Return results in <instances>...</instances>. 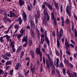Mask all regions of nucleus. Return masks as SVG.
<instances>
[{
    "label": "nucleus",
    "mask_w": 77,
    "mask_h": 77,
    "mask_svg": "<svg viewBox=\"0 0 77 77\" xmlns=\"http://www.w3.org/2000/svg\"><path fill=\"white\" fill-rule=\"evenodd\" d=\"M63 29L62 28L60 29V31H59V34L57 35V48H58L60 46V42H59V40H60L62 38V36L63 35Z\"/></svg>",
    "instance_id": "1"
},
{
    "label": "nucleus",
    "mask_w": 77,
    "mask_h": 77,
    "mask_svg": "<svg viewBox=\"0 0 77 77\" xmlns=\"http://www.w3.org/2000/svg\"><path fill=\"white\" fill-rule=\"evenodd\" d=\"M44 16L43 21V23L45 26H46V24H47V20L48 21V20H50V17L48 16V13L47 12V10L46 9V8H45L44 9Z\"/></svg>",
    "instance_id": "2"
},
{
    "label": "nucleus",
    "mask_w": 77,
    "mask_h": 77,
    "mask_svg": "<svg viewBox=\"0 0 77 77\" xmlns=\"http://www.w3.org/2000/svg\"><path fill=\"white\" fill-rule=\"evenodd\" d=\"M48 57L50 62V64L52 66L51 74L52 75H54L55 74V72L54 71V69H55V67L54 66L53 63V61L51 59V58L49 56H48Z\"/></svg>",
    "instance_id": "3"
},
{
    "label": "nucleus",
    "mask_w": 77,
    "mask_h": 77,
    "mask_svg": "<svg viewBox=\"0 0 77 77\" xmlns=\"http://www.w3.org/2000/svg\"><path fill=\"white\" fill-rule=\"evenodd\" d=\"M29 22L32 28H33V29H35V24H34V22L33 21H32V16L31 15H29Z\"/></svg>",
    "instance_id": "4"
},
{
    "label": "nucleus",
    "mask_w": 77,
    "mask_h": 77,
    "mask_svg": "<svg viewBox=\"0 0 77 77\" xmlns=\"http://www.w3.org/2000/svg\"><path fill=\"white\" fill-rule=\"evenodd\" d=\"M35 52L38 54H39L40 57V62H42V55L43 54L42 52L40 51V48H37L35 50Z\"/></svg>",
    "instance_id": "5"
},
{
    "label": "nucleus",
    "mask_w": 77,
    "mask_h": 77,
    "mask_svg": "<svg viewBox=\"0 0 77 77\" xmlns=\"http://www.w3.org/2000/svg\"><path fill=\"white\" fill-rule=\"evenodd\" d=\"M51 19L52 22L53 23L54 25L55 26H56L57 25V22H56V18L54 17V14L52 13L51 15Z\"/></svg>",
    "instance_id": "6"
},
{
    "label": "nucleus",
    "mask_w": 77,
    "mask_h": 77,
    "mask_svg": "<svg viewBox=\"0 0 77 77\" xmlns=\"http://www.w3.org/2000/svg\"><path fill=\"white\" fill-rule=\"evenodd\" d=\"M27 36H24L23 38L22 42H25V44L23 45V46L24 47H26L27 45Z\"/></svg>",
    "instance_id": "7"
},
{
    "label": "nucleus",
    "mask_w": 77,
    "mask_h": 77,
    "mask_svg": "<svg viewBox=\"0 0 77 77\" xmlns=\"http://www.w3.org/2000/svg\"><path fill=\"white\" fill-rule=\"evenodd\" d=\"M69 6L67 5L66 7V11H70L71 10V0H69Z\"/></svg>",
    "instance_id": "8"
},
{
    "label": "nucleus",
    "mask_w": 77,
    "mask_h": 77,
    "mask_svg": "<svg viewBox=\"0 0 77 77\" xmlns=\"http://www.w3.org/2000/svg\"><path fill=\"white\" fill-rule=\"evenodd\" d=\"M8 57H11V55L10 54H5V55H4L3 56V58L4 59H5V60H9V58Z\"/></svg>",
    "instance_id": "9"
},
{
    "label": "nucleus",
    "mask_w": 77,
    "mask_h": 77,
    "mask_svg": "<svg viewBox=\"0 0 77 77\" xmlns=\"http://www.w3.org/2000/svg\"><path fill=\"white\" fill-rule=\"evenodd\" d=\"M22 15L23 16V19L25 22H26V21H27V15L26 14L25 12L24 11L22 13Z\"/></svg>",
    "instance_id": "10"
},
{
    "label": "nucleus",
    "mask_w": 77,
    "mask_h": 77,
    "mask_svg": "<svg viewBox=\"0 0 77 77\" xmlns=\"http://www.w3.org/2000/svg\"><path fill=\"white\" fill-rule=\"evenodd\" d=\"M21 64H20L19 63H18L16 65L15 68L16 70H18L19 69V68L21 67Z\"/></svg>",
    "instance_id": "11"
},
{
    "label": "nucleus",
    "mask_w": 77,
    "mask_h": 77,
    "mask_svg": "<svg viewBox=\"0 0 77 77\" xmlns=\"http://www.w3.org/2000/svg\"><path fill=\"white\" fill-rule=\"evenodd\" d=\"M56 61H54V65L56 66L57 67H59V59L57 58L56 59Z\"/></svg>",
    "instance_id": "12"
},
{
    "label": "nucleus",
    "mask_w": 77,
    "mask_h": 77,
    "mask_svg": "<svg viewBox=\"0 0 77 77\" xmlns=\"http://www.w3.org/2000/svg\"><path fill=\"white\" fill-rule=\"evenodd\" d=\"M3 21L5 24H7L8 22V18L7 17V16H4Z\"/></svg>",
    "instance_id": "13"
},
{
    "label": "nucleus",
    "mask_w": 77,
    "mask_h": 77,
    "mask_svg": "<svg viewBox=\"0 0 77 77\" xmlns=\"http://www.w3.org/2000/svg\"><path fill=\"white\" fill-rule=\"evenodd\" d=\"M54 3L55 5L56 8H57V9L59 10V6H58V3H56V2L55 0H53Z\"/></svg>",
    "instance_id": "14"
},
{
    "label": "nucleus",
    "mask_w": 77,
    "mask_h": 77,
    "mask_svg": "<svg viewBox=\"0 0 77 77\" xmlns=\"http://www.w3.org/2000/svg\"><path fill=\"white\" fill-rule=\"evenodd\" d=\"M26 31V29H24L23 28H22L21 30L20 31V33L21 35H23L24 33H25V31Z\"/></svg>",
    "instance_id": "15"
},
{
    "label": "nucleus",
    "mask_w": 77,
    "mask_h": 77,
    "mask_svg": "<svg viewBox=\"0 0 77 77\" xmlns=\"http://www.w3.org/2000/svg\"><path fill=\"white\" fill-rule=\"evenodd\" d=\"M66 73L67 74H68L69 77H73V74L70 73V72H69V70L68 69L67 70V72H66Z\"/></svg>",
    "instance_id": "16"
},
{
    "label": "nucleus",
    "mask_w": 77,
    "mask_h": 77,
    "mask_svg": "<svg viewBox=\"0 0 77 77\" xmlns=\"http://www.w3.org/2000/svg\"><path fill=\"white\" fill-rule=\"evenodd\" d=\"M65 45L66 47H69V45L68 44V41L66 38L65 39Z\"/></svg>",
    "instance_id": "17"
},
{
    "label": "nucleus",
    "mask_w": 77,
    "mask_h": 77,
    "mask_svg": "<svg viewBox=\"0 0 77 77\" xmlns=\"http://www.w3.org/2000/svg\"><path fill=\"white\" fill-rule=\"evenodd\" d=\"M19 3L20 5V6H22L23 5V4L24 3V1H23V0H19Z\"/></svg>",
    "instance_id": "18"
},
{
    "label": "nucleus",
    "mask_w": 77,
    "mask_h": 77,
    "mask_svg": "<svg viewBox=\"0 0 77 77\" xmlns=\"http://www.w3.org/2000/svg\"><path fill=\"white\" fill-rule=\"evenodd\" d=\"M30 54L31 56H32V58H35V57H34V54L33 51L32 50H31L30 51Z\"/></svg>",
    "instance_id": "19"
},
{
    "label": "nucleus",
    "mask_w": 77,
    "mask_h": 77,
    "mask_svg": "<svg viewBox=\"0 0 77 77\" xmlns=\"http://www.w3.org/2000/svg\"><path fill=\"white\" fill-rule=\"evenodd\" d=\"M37 17L38 18L40 17V11L39 10L37 11Z\"/></svg>",
    "instance_id": "20"
},
{
    "label": "nucleus",
    "mask_w": 77,
    "mask_h": 77,
    "mask_svg": "<svg viewBox=\"0 0 77 77\" xmlns=\"http://www.w3.org/2000/svg\"><path fill=\"white\" fill-rule=\"evenodd\" d=\"M4 38L6 37L7 39V41H9V39L11 38V36H9L8 35H4Z\"/></svg>",
    "instance_id": "21"
},
{
    "label": "nucleus",
    "mask_w": 77,
    "mask_h": 77,
    "mask_svg": "<svg viewBox=\"0 0 77 77\" xmlns=\"http://www.w3.org/2000/svg\"><path fill=\"white\" fill-rule=\"evenodd\" d=\"M46 63L47 64V66L46 67V69H49L51 68V66L49 64L47 63V62H46Z\"/></svg>",
    "instance_id": "22"
},
{
    "label": "nucleus",
    "mask_w": 77,
    "mask_h": 77,
    "mask_svg": "<svg viewBox=\"0 0 77 77\" xmlns=\"http://www.w3.org/2000/svg\"><path fill=\"white\" fill-rule=\"evenodd\" d=\"M45 41L47 43L48 45H49V40H48V38L47 36L45 37Z\"/></svg>",
    "instance_id": "23"
},
{
    "label": "nucleus",
    "mask_w": 77,
    "mask_h": 77,
    "mask_svg": "<svg viewBox=\"0 0 77 77\" xmlns=\"http://www.w3.org/2000/svg\"><path fill=\"white\" fill-rule=\"evenodd\" d=\"M5 38L4 36L0 37V42H1V43H3V42H4V40L3 39V38Z\"/></svg>",
    "instance_id": "24"
},
{
    "label": "nucleus",
    "mask_w": 77,
    "mask_h": 77,
    "mask_svg": "<svg viewBox=\"0 0 77 77\" xmlns=\"http://www.w3.org/2000/svg\"><path fill=\"white\" fill-rule=\"evenodd\" d=\"M64 63L66 64V65H69V61L66 59H65L64 60Z\"/></svg>",
    "instance_id": "25"
},
{
    "label": "nucleus",
    "mask_w": 77,
    "mask_h": 77,
    "mask_svg": "<svg viewBox=\"0 0 77 77\" xmlns=\"http://www.w3.org/2000/svg\"><path fill=\"white\" fill-rule=\"evenodd\" d=\"M23 35L22 34H19L17 35V38L18 39H20L21 38L22 36H23Z\"/></svg>",
    "instance_id": "26"
},
{
    "label": "nucleus",
    "mask_w": 77,
    "mask_h": 77,
    "mask_svg": "<svg viewBox=\"0 0 77 77\" xmlns=\"http://www.w3.org/2000/svg\"><path fill=\"white\" fill-rule=\"evenodd\" d=\"M69 23V19L67 17L65 23H66V24H68Z\"/></svg>",
    "instance_id": "27"
},
{
    "label": "nucleus",
    "mask_w": 77,
    "mask_h": 77,
    "mask_svg": "<svg viewBox=\"0 0 77 77\" xmlns=\"http://www.w3.org/2000/svg\"><path fill=\"white\" fill-rule=\"evenodd\" d=\"M19 24L20 25H21V23H22V20H21V17H20L19 18Z\"/></svg>",
    "instance_id": "28"
},
{
    "label": "nucleus",
    "mask_w": 77,
    "mask_h": 77,
    "mask_svg": "<svg viewBox=\"0 0 77 77\" xmlns=\"http://www.w3.org/2000/svg\"><path fill=\"white\" fill-rule=\"evenodd\" d=\"M30 32L31 36H34V32L33 30H31L30 31Z\"/></svg>",
    "instance_id": "29"
},
{
    "label": "nucleus",
    "mask_w": 77,
    "mask_h": 77,
    "mask_svg": "<svg viewBox=\"0 0 77 77\" xmlns=\"http://www.w3.org/2000/svg\"><path fill=\"white\" fill-rule=\"evenodd\" d=\"M31 69L32 74H33V73L35 71V67H34L33 68Z\"/></svg>",
    "instance_id": "30"
},
{
    "label": "nucleus",
    "mask_w": 77,
    "mask_h": 77,
    "mask_svg": "<svg viewBox=\"0 0 77 77\" xmlns=\"http://www.w3.org/2000/svg\"><path fill=\"white\" fill-rule=\"evenodd\" d=\"M24 51L22 52L20 54V58H21L22 57H23V56H24Z\"/></svg>",
    "instance_id": "31"
},
{
    "label": "nucleus",
    "mask_w": 77,
    "mask_h": 77,
    "mask_svg": "<svg viewBox=\"0 0 77 77\" xmlns=\"http://www.w3.org/2000/svg\"><path fill=\"white\" fill-rule=\"evenodd\" d=\"M21 47H19L17 49V51L16 53H18V52H19V51H21Z\"/></svg>",
    "instance_id": "32"
},
{
    "label": "nucleus",
    "mask_w": 77,
    "mask_h": 77,
    "mask_svg": "<svg viewBox=\"0 0 77 77\" xmlns=\"http://www.w3.org/2000/svg\"><path fill=\"white\" fill-rule=\"evenodd\" d=\"M66 13H67V14H68L69 16H70H70L71 15V11H66Z\"/></svg>",
    "instance_id": "33"
},
{
    "label": "nucleus",
    "mask_w": 77,
    "mask_h": 77,
    "mask_svg": "<svg viewBox=\"0 0 77 77\" xmlns=\"http://www.w3.org/2000/svg\"><path fill=\"white\" fill-rule=\"evenodd\" d=\"M9 30H10V28H8L7 31H5V33H6V34H7V33H9Z\"/></svg>",
    "instance_id": "34"
},
{
    "label": "nucleus",
    "mask_w": 77,
    "mask_h": 77,
    "mask_svg": "<svg viewBox=\"0 0 77 77\" xmlns=\"http://www.w3.org/2000/svg\"><path fill=\"white\" fill-rule=\"evenodd\" d=\"M36 30L37 33V35H40V33H39V30H38V29H36Z\"/></svg>",
    "instance_id": "35"
},
{
    "label": "nucleus",
    "mask_w": 77,
    "mask_h": 77,
    "mask_svg": "<svg viewBox=\"0 0 77 77\" xmlns=\"http://www.w3.org/2000/svg\"><path fill=\"white\" fill-rule=\"evenodd\" d=\"M44 39L43 38H41V43L43 44V43L44 42Z\"/></svg>",
    "instance_id": "36"
},
{
    "label": "nucleus",
    "mask_w": 77,
    "mask_h": 77,
    "mask_svg": "<svg viewBox=\"0 0 77 77\" xmlns=\"http://www.w3.org/2000/svg\"><path fill=\"white\" fill-rule=\"evenodd\" d=\"M13 71H14V70H13V69H12V70H10V74L11 75H12Z\"/></svg>",
    "instance_id": "37"
},
{
    "label": "nucleus",
    "mask_w": 77,
    "mask_h": 77,
    "mask_svg": "<svg viewBox=\"0 0 77 77\" xmlns=\"http://www.w3.org/2000/svg\"><path fill=\"white\" fill-rule=\"evenodd\" d=\"M6 65H11V61H8L6 63Z\"/></svg>",
    "instance_id": "38"
},
{
    "label": "nucleus",
    "mask_w": 77,
    "mask_h": 77,
    "mask_svg": "<svg viewBox=\"0 0 77 77\" xmlns=\"http://www.w3.org/2000/svg\"><path fill=\"white\" fill-rule=\"evenodd\" d=\"M43 5H46L47 6H48V4L47 2H43Z\"/></svg>",
    "instance_id": "39"
},
{
    "label": "nucleus",
    "mask_w": 77,
    "mask_h": 77,
    "mask_svg": "<svg viewBox=\"0 0 77 77\" xmlns=\"http://www.w3.org/2000/svg\"><path fill=\"white\" fill-rule=\"evenodd\" d=\"M59 67H63V63H62V62H61V63H60L59 65Z\"/></svg>",
    "instance_id": "40"
},
{
    "label": "nucleus",
    "mask_w": 77,
    "mask_h": 77,
    "mask_svg": "<svg viewBox=\"0 0 77 77\" xmlns=\"http://www.w3.org/2000/svg\"><path fill=\"white\" fill-rule=\"evenodd\" d=\"M56 72H57V74H58V75H59V76H60V72H59V70L57 69H56Z\"/></svg>",
    "instance_id": "41"
},
{
    "label": "nucleus",
    "mask_w": 77,
    "mask_h": 77,
    "mask_svg": "<svg viewBox=\"0 0 77 77\" xmlns=\"http://www.w3.org/2000/svg\"><path fill=\"white\" fill-rule=\"evenodd\" d=\"M48 8L49 9H52V6H51V5L48 4Z\"/></svg>",
    "instance_id": "42"
},
{
    "label": "nucleus",
    "mask_w": 77,
    "mask_h": 77,
    "mask_svg": "<svg viewBox=\"0 0 77 77\" xmlns=\"http://www.w3.org/2000/svg\"><path fill=\"white\" fill-rule=\"evenodd\" d=\"M74 56V57L75 59V58H77V53H75L73 55Z\"/></svg>",
    "instance_id": "43"
},
{
    "label": "nucleus",
    "mask_w": 77,
    "mask_h": 77,
    "mask_svg": "<svg viewBox=\"0 0 77 77\" xmlns=\"http://www.w3.org/2000/svg\"><path fill=\"white\" fill-rule=\"evenodd\" d=\"M56 54L57 56H59V51H56Z\"/></svg>",
    "instance_id": "44"
},
{
    "label": "nucleus",
    "mask_w": 77,
    "mask_h": 77,
    "mask_svg": "<svg viewBox=\"0 0 77 77\" xmlns=\"http://www.w3.org/2000/svg\"><path fill=\"white\" fill-rule=\"evenodd\" d=\"M3 72V70L2 69H0V75H1Z\"/></svg>",
    "instance_id": "45"
},
{
    "label": "nucleus",
    "mask_w": 77,
    "mask_h": 77,
    "mask_svg": "<svg viewBox=\"0 0 77 77\" xmlns=\"http://www.w3.org/2000/svg\"><path fill=\"white\" fill-rule=\"evenodd\" d=\"M62 71L63 74H65V69H63Z\"/></svg>",
    "instance_id": "46"
},
{
    "label": "nucleus",
    "mask_w": 77,
    "mask_h": 77,
    "mask_svg": "<svg viewBox=\"0 0 77 77\" xmlns=\"http://www.w3.org/2000/svg\"><path fill=\"white\" fill-rule=\"evenodd\" d=\"M42 51L43 52V53H45V50L44 48H42Z\"/></svg>",
    "instance_id": "47"
},
{
    "label": "nucleus",
    "mask_w": 77,
    "mask_h": 77,
    "mask_svg": "<svg viewBox=\"0 0 77 77\" xmlns=\"http://www.w3.org/2000/svg\"><path fill=\"white\" fill-rule=\"evenodd\" d=\"M14 27L16 29H18V28H19L18 26L17 25H16L14 26Z\"/></svg>",
    "instance_id": "48"
},
{
    "label": "nucleus",
    "mask_w": 77,
    "mask_h": 77,
    "mask_svg": "<svg viewBox=\"0 0 77 77\" xmlns=\"http://www.w3.org/2000/svg\"><path fill=\"white\" fill-rule=\"evenodd\" d=\"M29 45L30 46H31L32 45V41H29Z\"/></svg>",
    "instance_id": "49"
},
{
    "label": "nucleus",
    "mask_w": 77,
    "mask_h": 77,
    "mask_svg": "<svg viewBox=\"0 0 77 77\" xmlns=\"http://www.w3.org/2000/svg\"><path fill=\"white\" fill-rule=\"evenodd\" d=\"M36 0H34L33 2V5L35 6V4H36Z\"/></svg>",
    "instance_id": "50"
},
{
    "label": "nucleus",
    "mask_w": 77,
    "mask_h": 77,
    "mask_svg": "<svg viewBox=\"0 0 77 77\" xmlns=\"http://www.w3.org/2000/svg\"><path fill=\"white\" fill-rule=\"evenodd\" d=\"M10 17H12V15H13V13L12 12V11H10Z\"/></svg>",
    "instance_id": "51"
},
{
    "label": "nucleus",
    "mask_w": 77,
    "mask_h": 77,
    "mask_svg": "<svg viewBox=\"0 0 77 77\" xmlns=\"http://www.w3.org/2000/svg\"><path fill=\"white\" fill-rule=\"evenodd\" d=\"M66 53L68 55H70V54H71L70 52L68 51H66Z\"/></svg>",
    "instance_id": "52"
},
{
    "label": "nucleus",
    "mask_w": 77,
    "mask_h": 77,
    "mask_svg": "<svg viewBox=\"0 0 77 77\" xmlns=\"http://www.w3.org/2000/svg\"><path fill=\"white\" fill-rule=\"evenodd\" d=\"M8 22L9 23H11V22H12V20L10 19L9 18H8Z\"/></svg>",
    "instance_id": "53"
},
{
    "label": "nucleus",
    "mask_w": 77,
    "mask_h": 77,
    "mask_svg": "<svg viewBox=\"0 0 77 77\" xmlns=\"http://www.w3.org/2000/svg\"><path fill=\"white\" fill-rule=\"evenodd\" d=\"M27 8L29 11H31V8H30V6L28 5L27 6Z\"/></svg>",
    "instance_id": "54"
},
{
    "label": "nucleus",
    "mask_w": 77,
    "mask_h": 77,
    "mask_svg": "<svg viewBox=\"0 0 77 77\" xmlns=\"http://www.w3.org/2000/svg\"><path fill=\"white\" fill-rule=\"evenodd\" d=\"M63 7H62V5H61L60 6V12H62V9H63Z\"/></svg>",
    "instance_id": "55"
},
{
    "label": "nucleus",
    "mask_w": 77,
    "mask_h": 77,
    "mask_svg": "<svg viewBox=\"0 0 77 77\" xmlns=\"http://www.w3.org/2000/svg\"><path fill=\"white\" fill-rule=\"evenodd\" d=\"M70 45L71 47L72 48H74V45H73L72 44H70Z\"/></svg>",
    "instance_id": "56"
},
{
    "label": "nucleus",
    "mask_w": 77,
    "mask_h": 77,
    "mask_svg": "<svg viewBox=\"0 0 77 77\" xmlns=\"http://www.w3.org/2000/svg\"><path fill=\"white\" fill-rule=\"evenodd\" d=\"M38 19L37 18H35V22L36 24H37L38 23Z\"/></svg>",
    "instance_id": "57"
},
{
    "label": "nucleus",
    "mask_w": 77,
    "mask_h": 77,
    "mask_svg": "<svg viewBox=\"0 0 77 77\" xmlns=\"http://www.w3.org/2000/svg\"><path fill=\"white\" fill-rule=\"evenodd\" d=\"M70 41L71 42H72V44H73L74 45H75V43L73 40L71 39Z\"/></svg>",
    "instance_id": "58"
},
{
    "label": "nucleus",
    "mask_w": 77,
    "mask_h": 77,
    "mask_svg": "<svg viewBox=\"0 0 77 77\" xmlns=\"http://www.w3.org/2000/svg\"><path fill=\"white\" fill-rule=\"evenodd\" d=\"M43 62L44 64H45V58L44 57H43Z\"/></svg>",
    "instance_id": "59"
},
{
    "label": "nucleus",
    "mask_w": 77,
    "mask_h": 77,
    "mask_svg": "<svg viewBox=\"0 0 77 77\" xmlns=\"http://www.w3.org/2000/svg\"><path fill=\"white\" fill-rule=\"evenodd\" d=\"M10 69V67L9 66H7L6 68V69H7V70H8Z\"/></svg>",
    "instance_id": "60"
},
{
    "label": "nucleus",
    "mask_w": 77,
    "mask_h": 77,
    "mask_svg": "<svg viewBox=\"0 0 77 77\" xmlns=\"http://www.w3.org/2000/svg\"><path fill=\"white\" fill-rule=\"evenodd\" d=\"M64 23V21H62L61 23H62V26H64V24H63Z\"/></svg>",
    "instance_id": "61"
},
{
    "label": "nucleus",
    "mask_w": 77,
    "mask_h": 77,
    "mask_svg": "<svg viewBox=\"0 0 77 77\" xmlns=\"http://www.w3.org/2000/svg\"><path fill=\"white\" fill-rule=\"evenodd\" d=\"M18 76L19 77H24L23 76L21 75L20 73H19L18 74Z\"/></svg>",
    "instance_id": "62"
},
{
    "label": "nucleus",
    "mask_w": 77,
    "mask_h": 77,
    "mask_svg": "<svg viewBox=\"0 0 77 77\" xmlns=\"http://www.w3.org/2000/svg\"><path fill=\"white\" fill-rule=\"evenodd\" d=\"M3 28H4V26L2 25V26H1L0 27V30L1 29H3Z\"/></svg>",
    "instance_id": "63"
},
{
    "label": "nucleus",
    "mask_w": 77,
    "mask_h": 77,
    "mask_svg": "<svg viewBox=\"0 0 77 77\" xmlns=\"http://www.w3.org/2000/svg\"><path fill=\"white\" fill-rule=\"evenodd\" d=\"M52 35L54 36H55V32H52Z\"/></svg>",
    "instance_id": "64"
}]
</instances>
